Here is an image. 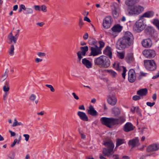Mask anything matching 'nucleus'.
Returning <instances> with one entry per match:
<instances>
[{
    "label": "nucleus",
    "mask_w": 159,
    "mask_h": 159,
    "mask_svg": "<svg viewBox=\"0 0 159 159\" xmlns=\"http://www.w3.org/2000/svg\"><path fill=\"white\" fill-rule=\"evenodd\" d=\"M134 37L133 34L129 31L126 32L124 36L117 41L116 47L117 49L123 50L133 45Z\"/></svg>",
    "instance_id": "obj_1"
},
{
    "label": "nucleus",
    "mask_w": 159,
    "mask_h": 159,
    "mask_svg": "<svg viewBox=\"0 0 159 159\" xmlns=\"http://www.w3.org/2000/svg\"><path fill=\"white\" fill-rule=\"evenodd\" d=\"M125 118L123 116L118 119L113 117H102L100 120L102 124L110 128H111L113 125L122 123L125 121Z\"/></svg>",
    "instance_id": "obj_2"
},
{
    "label": "nucleus",
    "mask_w": 159,
    "mask_h": 159,
    "mask_svg": "<svg viewBox=\"0 0 159 159\" xmlns=\"http://www.w3.org/2000/svg\"><path fill=\"white\" fill-rule=\"evenodd\" d=\"M95 65L101 67L107 68L110 66V61L106 56H101L96 58L94 60Z\"/></svg>",
    "instance_id": "obj_3"
},
{
    "label": "nucleus",
    "mask_w": 159,
    "mask_h": 159,
    "mask_svg": "<svg viewBox=\"0 0 159 159\" xmlns=\"http://www.w3.org/2000/svg\"><path fill=\"white\" fill-rule=\"evenodd\" d=\"M103 144L107 147V148H104L102 151L103 154L105 156L110 157L114 153L113 151L114 147V145L111 140H109L104 142Z\"/></svg>",
    "instance_id": "obj_4"
},
{
    "label": "nucleus",
    "mask_w": 159,
    "mask_h": 159,
    "mask_svg": "<svg viewBox=\"0 0 159 159\" xmlns=\"http://www.w3.org/2000/svg\"><path fill=\"white\" fill-rule=\"evenodd\" d=\"M144 9L143 7L139 5H136L128 7L127 10L130 15H138L142 12Z\"/></svg>",
    "instance_id": "obj_5"
},
{
    "label": "nucleus",
    "mask_w": 159,
    "mask_h": 159,
    "mask_svg": "<svg viewBox=\"0 0 159 159\" xmlns=\"http://www.w3.org/2000/svg\"><path fill=\"white\" fill-rule=\"evenodd\" d=\"M146 27L143 19L140 18L135 23L133 26V30L134 31L139 33L143 31Z\"/></svg>",
    "instance_id": "obj_6"
},
{
    "label": "nucleus",
    "mask_w": 159,
    "mask_h": 159,
    "mask_svg": "<svg viewBox=\"0 0 159 159\" xmlns=\"http://www.w3.org/2000/svg\"><path fill=\"white\" fill-rule=\"evenodd\" d=\"M143 62L144 66L148 70L153 71L156 69L157 65L153 60H145Z\"/></svg>",
    "instance_id": "obj_7"
},
{
    "label": "nucleus",
    "mask_w": 159,
    "mask_h": 159,
    "mask_svg": "<svg viewBox=\"0 0 159 159\" xmlns=\"http://www.w3.org/2000/svg\"><path fill=\"white\" fill-rule=\"evenodd\" d=\"M142 53L145 57L149 58H152L156 55L155 51L151 49L144 50L143 51Z\"/></svg>",
    "instance_id": "obj_8"
},
{
    "label": "nucleus",
    "mask_w": 159,
    "mask_h": 159,
    "mask_svg": "<svg viewBox=\"0 0 159 159\" xmlns=\"http://www.w3.org/2000/svg\"><path fill=\"white\" fill-rule=\"evenodd\" d=\"M136 79V75L135 71L133 69H130L128 72V80L131 83L134 82Z\"/></svg>",
    "instance_id": "obj_9"
},
{
    "label": "nucleus",
    "mask_w": 159,
    "mask_h": 159,
    "mask_svg": "<svg viewBox=\"0 0 159 159\" xmlns=\"http://www.w3.org/2000/svg\"><path fill=\"white\" fill-rule=\"evenodd\" d=\"M90 49L91 52L90 56L94 57L101 53V49L98 48L96 45H95V47H91Z\"/></svg>",
    "instance_id": "obj_10"
},
{
    "label": "nucleus",
    "mask_w": 159,
    "mask_h": 159,
    "mask_svg": "<svg viewBox=\"0 0 159 159\" xmlns=\"http://www.w3.org/2000/svg\"><path fill=\"white\" fill-rule=\"evenodd\" d=\"M107 101L109 104L114 106L116 103L117 99L114 94H110L107 96Z\"/></svg>",
    "instance_id": "obj_11"
},
{
    "label": "nucleus",
    "mask_w": 159,
    "mask_h": 159,
    "mask_svg": "<svg viewBox=\"0 0 159 159\" xmlns=\"http://www.w3.org/2000/svg\"><path fill=\"white\" fill-rule=\"evenodd\" d=\"M111 17V16H107L104 19L103 22V25L104 28L106 29L109 28L112 23Z\"/></svg>",
    "instance_id": "obj_12"
},
{
    "label": "nucleus",
    "mask_w": 159,
    "mask_h": 159,
    "mask_svg": "<svg viewBox=\"0 0 159 159\" xmlns=\"http://www.w3.org/2000/svg\"><path fill=\"white\" fill-rule=\"evenodd\" d=\"M135 127L130 122H127L124 125L123 128L124 131L126 132H128L133 130Z\"/></svg>",
    "instance_id": "obj_13"
},
{
    "label": "nucleus",
    "mask_w": 159,
    "mask_h": 159,
    "mask_svg": "<svg viewBox=\"0 0 159 159\" xmlns=\"http://www.w3.org/2000/svg\"><path fill=\"white\" fill-rule=\"evenodd\" d=\"M142 46L145 48H148L151 47L152 43L150 39H146L143 40L141 42Z\"/></svg>",
    "instance_id": "obj_14"
},
{
    "label": "nucleus",
    "mask_w": 159,
    "mask_h": 159,
    "mask_svg": "<svg viewBox=\"0 0 159 159\" xmlns=\"http://www.w3.org/2000/svg\"><path fill=\"white\" fill-rule=\"evenodd\" d=\"M129 145L131 146L132 148L138 146L139 145V140L138 137H136L129 140L128 142Z\"/></svg>",
    "instance_id": "obj_15"
},
{
    "label": "nucleus",
    "mask_w": 159,
    "mask_h": 159,
    "mask_svg": "<svg viewBox=\"0 0 159 159\" xmlns=\"http://www.w3.org/2000/svg\"><path fill=\"white\" fill-rule=\"evenodd\" d=\"M159 149V144H155L151 145L147 147V151L148 152H150L157 151Z\"/></svg>",
    "instance_id": "obj_16"
},
{
    "label": "nucleus",
    "mask_w": 159,
    "mask_h": 159,
    "mask_svg": "<svg viewBox=\"0 0 159 159\" xmlns=\"http://www.w3.org/2000/svg\"><path fill=\"white\" fill-rule=\"evenodd\" d=\"M88 113L92 116H95L97 115L98 113L95 110L93 107L91 105H90L88 110Z\"/></svg>",
    "instance_id": "obj_17"
},
{
    "label": "nucleus",
    "mask_w": 159,
    "mask_h": 159,
    "mask_svg": "<svg viewBox=\"0 0 159 159\" xmlns=\"http://www.w3.org/2000/svg\"><path fill=\"white\" fill-rule=\"evenodd\" d=\"M154 15V13L153 11H150L144 13L141 16L140 18L143 19V18H150L152 17Z\"/></svg>",
    "instance_id": "obj_18"
},
{
    "label": "nucleus",
    "mask_w": 159,
    "mask_h": 159,
    "mask_svg": "<svg viewBox=\"0 0 159 159\" xmlns=\"http://www.w3.org/2000/svg\"><path fill=\"white\" fill-rule=\"evenodd\" d=\"M82 63L87 68L89 69L92 67V64L91 62L86 58L82 59Z\"/></svg>",
    "instance_id": "obj_19"
},
{
    "label": "nucleus",
    "mask_w": 159,
    "mask_h": 159,
    "mask_svg": "<svg viewBox=\"0 0 159 159\" xmlns=\"http://www.w3.org/2000/svg\"><path fill=\"white\" fill-rule=\"evenodd\" d=\"M104 53L109 56L111 59L112 58V53L111 51V49L109 46H107L103 51Z\"/></svg>",
    "instance_id": "obj_20"
},
{
    "label": "nucleus",
    "mask_w": 159,
    "mask_h": 159,
    "mask_svg": "<svg viewBox=\"0 0 159 159\" xmlns=\"http://www.w3.org/2000/svg\"><path fill=\"white\" fill-rule=\"evenodd\" d=\"M148 92L147 89V88H144L138 90L137 92V94L140 97L143 96H146Z\"/></svg>",
    "instance_id": "obj_21"
},
{
    "label": "nucleus",
    "mask_w": 159,
    "mask_h": 159,
    "mask_svg": "<svg viewBox=\"0 0 159 159\" xmlns=\"http://www.w3.org/2000/svg\"><path fill=\"white\" fill-rule=\"evenodd\" d=\"M77 114L82 120L85 121H88V117L85 113L79 111L78 112Z\"/></svg>",
    "instance_id": "obj_22"
},
{
    "label": "nucleus",
    "mask_w": 159,
    "mask_h": 159,
    "mask_svg": "<svg viewBox=\"0 0 159 159\" xmlns=\"http://www.w3.org/2000/svg\"><path fill=\"white\" fill-rule=\"evenodd\" d=\"M8 39L10 40V43H11L13 42L14 43H16V42L17 37H14L12 34V33L11 32L8 36Z\"/></svg>",
    "instance_id": "obj_23"
},
{
    "label": "nucleus",
    "mask_w": 159,
    "mask_h": 159,
    "mask_svg": "<svg viewBox=\"0 0 159 159\" xmlns=\"http://www.w3.org/2000/svg\"><path fill=\"white\" fill-rule=\"evenodd\" d=\"M122 27L119 24L115 25L111 28V30L114 32L119 33L120 32Z\"/></svg>",
    "instance_id": "obj_24"
},
{
    "label": "nucleus",
    "mask_w": 159,
    "mask_h": 159,
    "mask_svg": "<svg viewBox=\"0 0 159 159\" xmlns=\"http://www.w3.org/2000/svg\"><path fill=\"white\" fill-rule=\"evenodd\" d=\"M106 71L109 74V75L113 78H116L117 75V73L112 70H107Z\"/></svg>",
    "instance_id": "obj_25"
},
{
    "label": "nucleus",
    "mask_w": 159,
    "mask_h": 159,
    "mask_svg": "<svg viewBox=\"0 0 159 159\" xmlns=\"http://www.w3.org/2000/svg\"><path fill=\"white\" fill-rule=\"evenodd\" d=\"M123 66H120V64L118 62H116L114 63L113 64V67L117 70L118 71H120L122 68Z\"/></svg>",
    "instance_id": "obj_26"
},
{
    "label": "nucleus",
    "mask_w": 159,
    "mask_h": 159,
    "mask_svg": "<svg viewBox=\"0 0 159 159\" xmlns=\"http://www.w3.org/2000/svg\"><path fill=\"white\" fill-rule=\"evenodd\" d=\"M80 49L81 50V52L83 53V56H85L86 52L88 50L89 48L88 46H85L84 47H81L80 48Z\"/></svg>",
    "instance_id": "obj_27"
},
{
    "label": "nucleus",
    "mask_w": 159,
    "mask_h": 159,
    "mask_svg": "<svg viewBox=\"0 0 159 159\" xmlns=\"http://www.w3.org/2000/svg\"><path fill=\"white\" fill-rule=\"evenodd\" d=\"M23 124L21 122H18L16 118L14 119V122L12 125V126L14 127L17 126H23Z\"/></svg>",
    "instance_id": "obj_28"
},
{
    "label": "nucleus",
    "mask_w": 159,
    "mask_h": 159,
    "mask_svg": "<svg viewBox=\"0 0 159 159\" xmlns=\"http://www.w3.org/2000/svg\"><path fill=\"white\" fill-rule=\"evenodd\" d=\"M113 113L116 116H117L120 114V110L117 107H114L112 109Z\"/></svg>",
    "instance_id": "obj_29"
},
{
    "label": "nucleus",
    "mask_w": 159,
    "mask_h": 159,
    "mask_svg": "<svg viewBox=\"0 0 159 159\" xmlns=\"http://www.w3.org/2000/svg\"><path fill=\"white\" fill-rule=\"evenodd\" d=\"M36 99V96L34 94H31L29 98V99L30 100V101L31 102H34V101L35 102L36 104H37L38 102V100H35V99Z\"/></svg>",
    "instance_id": "obj_30"
},
{
    "label": "nucleus",
    "mask_w": 159,
    "mask_h": 159,
    "mask_svg": "<svg viewBox=\"0 0 159 159\" xmlns=\"http://www.w3.org/2000/svg\"><path fill=\"white\" fill-rule=\"evenodd\" d=\"M112 13L113 17L115 18H117L119 16V12L116 9H115L112 11Z\"/></svg>",
    "instance_id": "obj_31"
},
{
    "label": "nucleus",
    "mask_w": 159,
    "mask_h": 159,
    "mask_svg": "<svg viewBox=\"0 0 159 159\" xmlns=\"http://www.w3.org/2000/svg\"><path fill=\"white\" fill-rule=\"evenodd\" d=\"M25 11V14L28 15H31L33 14L34 12L33 10L30 8H27Z\"/></svg>",
    "instance_id": "obj_32"
},
{
    "label": "nucleus",
    "mask_w": 159,
    "mask_h": 159,
    "mask_svg": "<svg viewBox=\"0 0 159 159\" xmlns=\"http://www.w3.org/2000/svg\"><path fill=\"white\" fill-rule=\"evenodd\" d=\"M135 3V0H126L125 4L128 6H131Z\"/></svg>",
    "instance_id": "obj_33"
},
{
    "label": "nucleus",
    "mask_w": 159,
    "mask_h": 159,
    "mask_svg": "<svg viewBox=\"0 0 159 159\" xmlns=\"http://www.w3.org/2000/svg\"><path fill=\"white\" fill-rule=\"evenodd\" d=\"M124 139H118L116 141V147L119 146L124 143Z\"/></svg>",
    "instance_id": "obj_34"
},
{
    "label": "nucleus",
    "mask_w": 159,
    "mask_h": 159,
    "mask_svg": "<svg viewBox=\"0 0 159 159\" xmlns=\"http://www.w3.org/2000/svg\"><path fill=\"white\" fill-rule=\"evenodd\" d=\"M133 59V54L132 53H130L127 54L126 57V59L127 61L129 62L130 61H132Z\"/></svg>",
    "instance_id": "obj_35"
},
{
    "label": "nucleus",
    "mask_w": 159,
    "mask_h": 159,
    "mask_svg": "<svg viewBox=\"0 0 159 159\" xmlns=\"http://www.w3.org/2000/svg\"><path fill=\"white\" fill-rule=\"evenodd\" d=\"M14 47L13 45H11L10 46L9 54L11 56H13L14 54Z\"/></svg>",
    "instance_id": "obj_36"
},
{
    "label": "nucleus",
    "mask_w": 159,
    "mask_h": 159,
    "mask_svg": "<svg viewBox=\"0 0 159 159\" xmlns=\"http://www.w3.org/2000/svg\"><path fill=\"white\" fill-rule=\"evenodd\" d=\"M9 72L8 70L7 69L5 72L4 74L2 75V81H4L7 77L8 76V74Z\"/></svg>",
    "instance_id": "obj_37"
},
{
    "label": "nucleus",
    "mask_w": 159,
    "mask_h": 159,
    "mask_svg": "<svg viewBox=\"0 0 159 159\" xmlns=\"http://www.w3.org/2000/svg\"><path fill=\"white\" fill-rule=\"evenodd\" d=\"M117 56L119 58L122 59L124 57L125 52H117Z\"/></svg>",
    "instance_id": "obj_38"
},
{
    "label": "nucleus",
    "mask_w": 159,
    "mask_h": 159,
    "mask_svg": "<svg viewBox=\"0 0 159 159\" xmlns=\"http://www.w3.org/2000/svg\"><path fill=\"white\" fill-rule=\"evenodd\" d=\"M122 68L123 69V71L122 73V77L125 79V78L126 73L127 71L126 68L124 66H122Z\"/></svg>",
    "instance_id": "obj_39"
},
{
    "label": "nucleus",
    "mask_w": 159,
    "mask_h": 159,
    "mask_svg": "<svg viewBox=\"0 0 159 159\" xmlns=\"http://www.w3.org/2000/svg\"><path fill=\"white\" fill-rule=\"evenodd\" d=\"M153 23L159 30V20L157 19H155L153 21Z\"/></svg>",
    "instance_id": "obj_40"
},
{
    "label": "nucleus",
    "mask_w": 159,
    "mask_h": 159,
    "mask_svg": "<svg viewBox=\"0 0 159 159\" xmlns=\"http://www.w3.org/2000/svg\"><path fill=\"white\" fill-rule=\"evenodd\" d=\"M77 54L79 59V61H80L82 58L83 53L81 52V51H79L77 52Z\"/></svg>",
    "instance_id": "obj_41"
},
{
    "label": "nucleus",
    "mask_w": 159,
    "mask_h": 159,
    "mask_svg": "<svg viewBox=\"0 0 159 159\" xmlns=\"http://www.w3.org/2000/svg\"><path fill=\"white\" fill-rule=\"evenodd\" d=\"M10 89V88L9 86L4 85L3 88V91L5 92H8Z\"/></svg>",
    "instance_id": "obj_42"
},
{
    "label": "nucleus",
    "mask_w": 159,
    "mask_h": 159,
    "mask_svg": "<svg viewBox=\"0 0 159 159\" xmlns=\"http://www.w3.org/2000/svg\"><path fill=\"white\" fill-rule=\"evenodd\" d=\"M40 8V10H41L43 12H46L47 11V7L45 5H42L41 6Z\"/></svg>",
    "instance_id": "obj_43"
},
{
    "label": "nucleus",
    "mask_w": 159,
    "mask_h": 159,
    "mask_svg": "<svg viewBox=\"0 0 159 159\" xmlns=\"http://www.w3.org/2000/svg\"><path fill=\"white\" fill-rule=\"evenodd\" d=\"M37 55L40 57H44L46 56V54L44 52H38L37 53Z\"/></svg>",
    "instance_id": "obj_44"
},
{
    "label": "nucleus",
    "mask_w": 159,
    "mask_h": 159,
    "mask_svg": "<svg viewBox=\"0 0 159 159\" xmlns=\"http://www.w3.org/2000/svg\"><path fill=\"white\" fill-rule=\"evenodd\" d=\"M45 86L50 89L51 91L52 92H54L55 91V89L53 88V87L50 84H46Z\"/></svg>",
    "instance_id": "obj_45"
},
{
    "label": "nucleus",
    "mask_w": 159,
    "mask_h": 159,
    "mask_svg": "<svg viewBox=\"0 0 159 159\" xmlns=\"http://www.w3.org/2000/svg\"><path fill=\"white\" fill-rule=\"evenodd\" d=\"M88 43L90 45H94L96 43V42L94 40V39H89L88 41Z\"/></svg>",
    "instance_id": "obj_46"
},
{
    "label": "nucleus",
    "mask_w": 159,
    "mask_h": 159,
    "mask_svg": "<svg viewBox=\"0 0 159 159\" xmlns=\"http://www.w3.org/2000/svg\"><path fill=\"white\" fill-rule=\"evenodd\" d=\"M99 44L100 45L99 47H98L100 48V49H101V48H103L105 45L104 43L102 41H99L98 42Z\"/></svg>",
    "instance_id": "obj_47"
},
{
    "label": "nucleus",
    "mask_w": 159,
    "mask_h": 159,
    "mask_svg": "<svg viewBox=\"0 0 159 159\" xmlns=\"http://www.w3.org/2000/svg\"><path fill=\"white\" fill-rule=\"evenodd\" d=\"M140 96L135 95L133 97V99L134 101H137L140 99Z\"/></svg>",
    "instance_id": "obj_48"
},
{
    "label": "nucleus",
    "mask_w": 159,
    "mask_h": 159,
    "mask_svg": "<svg viewBox=\"0 0 159 159\" xmlns=\"http://www.w3.org/2000/svg\"><path fill=\"white\" fill-rule=\"evenodd\" d=\"M34 7L35 11H40L41 8L40 6L39 5H34Z\"/></svg>",
    "instance_id": "obj_49"
},
{
    "label": "nucleus",
    "mask_w": 159,
    "mask_h": 159,
    "mask_svg": "<svg viewBox=\"0 0 159 159\" xmlns=\"http://www.w3.org/2000/svg\"><path fill=\"white\" fill-rule=\"evenodd\" d=\"M84 24V23L83 21V20L82 18H80L79 20V25L80 27L81 28L82 26Z\"/></svg>",
    "instance_id": "obj_50"
},
{
    "label": "nucleus",
    "mask_w": 159,
    "mask_h": 159,
    "mask_svg": "<svg viewBox=\"0 0 159 159\" xmlns=\"http://www.w3.org/2000/svg\"><path fill=\"white\" fill-rule=\"evenodd\" d=\"M23 136L25 138V140L26 141H28L29 139L30 135L28 134H24Z\"/></svg>",
    "instance_id": "obj_51"
},
{
    "label": "nucleus",
    "mask_w": 159,
    "mask_h": 159,
    "mask_svg": "<svg viewBox=\"0 0 159 159\" xmlns=\"http://www.w3.org/2000/svg\"><path fill=\"white\" fill-rule=\"evenodd\" d=\"M155 104V102H148L146 103V104L150 107H152Z\"/></svg>",
    "instance_id": "obj_52"
},
{
    "label": "nucleus",
    "mask_w": 159,
    "mask_h": 159,
    "mask_svg": "<svg viewBox=\"0 0 159 159\" xmlns=\"http://www.w3.org/2000/svg\"><path fill=\"white\" fill-rule=\"evenodd\" d=\"M17 139H15L13 143L11 145V147H13L16 144V143H17Z\"/></svg>",
    "instance_id": "obj_53"
},
{
    "label": "nucleus",
    "mask_w": 159,
    "mask_h": 159,
    "mask_svg": "<svg viewBox=\"0 0 159 159\" xmlns=\"http://www.w3.org/2000/svg\"><path fill=\"white\" fill-rule=\"evenodd\" d=\"M8 94V92H5L4 94L3 95V99L4 101H5L6 100Z\"/></svg>",
    "instance_id": "obj_54"
},
{
    "label": "nucleus",
    "mask_w": 159,
    "mask_h": 159,
    "mask_svg": "<svg viewBox=\"0 0 159 159\" xmlns=\"http://www.w3.org/2000/svg\"><path fill=\"white\" fill-rule=\"evenodd\" d=\"M136 111L138 114L140 116H142V114L140 113L138 107H136Z\"/></svg>",
    "instance_id": "obj_55"
},
{
    "label": "nucleus",
    "mask_w": 159,
    "mask_h": 159,
    "mask_svg": "<svg viewBox=\"0 0 159 159\" xmlns=\"http://www.w3.org/2000/svg\"><path fill=\"white\" fill-rule=\"evenodd\" d=\"M88 37L89 35L87 33H85L83 36V38L84 40L87 39H88Z\"/></svg>",
    "instance_id": "obj_56"
},
{
    "label": "nucleus",
    "mask_w": 159,
    "mask_h": 159,
    "mask_svg": "<svg viewBox=\"0 0 159 159\" xmlns=\"http://www.w3.org/2000/svg\"><path fill=\"white\" fill-rule=\"evenodd\" d=\"M43 61V59H42L37 58L35 59V62L36 63H38L39 62H41Z\"/></svg>",
    "instance_id": "obj_57"
},
{
    "label": "nucleus",
    "mask_w": 159,
    "mask_h": 159,
    "mask_svg": "<svg viewBox=\"0 0 159 159\" xmlns=\"http://www.w3.org/2000/svg\"><path fill=\"white\" fill-rule=\"evenodd\" d=\"M72 95H73L75 99L77 100L79 99V97L75 93H72Z\"/></svg>",
    "instance_id": "obj_58"
},
{
    "label": "nucleus",
    "mask_w": 159,
    "mask_h": 159,
    "mask_svg": "<svg viewBox=\"0 0 159 159\" xmlns=\"http://www.w3.org/2000/svg\"><path fill=\"white\" fill-rule=\"evenodd\" d=\"M9 132L10 133L11 137L14 136L16 135V134L15 132H12L10 130L9 131Z\"/></svg>",
    "instance_id": "obj_59"
},
{
    "label": "nucleus",
    "mask_w": 159,
    "mask_h": 159,
    "mask_svg": "<svg viewBox=\"0 0 159 159\" xmlns=\"http://www.w3.org/2000/svg\"><path fill=\"white\" fill-rule=\"evenodd\" d=\"M146 73H144L143 72H140L139 77H140V76H146Z\"/></svg>",
    "instance_id": "obj_60"
},
{
    "label": "nucleus",
    "mask_w": 159,
    "mask_h": 159,
    "mask_svg": "<svg viewBox=\"0 0 159 159\" xmlns=\"http://www.w3.org/2000/svg\"><path fill=\"white\" fill-rule=\"evenodd\" d=\"M20 8L22 10L23 9L24 10H25L27 8L25 7V6L23 4H21L20 6Z\"/></svg>",
    "instance_id": "obj_61"
},
{
    "label": "nucleus",
    "mask_w": 159,
    "mask_h": 159,
    "mask_svg": "<svg viewBox=\"0 0 159 159\" xmlns=\"http://www.w3.org/2000/svg\"><path fill=\"white\" fill-rule=\"evenodd\" d=\"M36 24L40 27H42L44 24V23L43 22H41L40 23H36Z\"/></svg>",
    "instance_id": "obj_62"
},
{
    "label": "nucleus",
    "mask_w": 159,
    "mask_h": 159,
    "mask_svg": "<svg viewBox=\"0 0 159 159\" xmlns=\"http://www.w3.org/2000/svg\"><path fill=\"white\" fill-rule=\"evenodd\" d=\"M80 133L81 135V138L82 139H84L85 138V135L82 132L80 131Z\"/></svg>",
    "instance_id": "obj_63"
},
{
    "label": "nucleus",
    "mask_w": 159,
    "mask_h": 159,
    "mask_svg": "<svg viewBox=\"0 0 159 159\" xmlns=\"http://www.w3.org/2000/svg\"><path fill=\"white\" fill-rule=\"evenodd\" d=\"M84 20L85 21H87L89 22H91L90 20L87 16H85L84 17Z\"/></svg>",
    "instance_id": "obj_64"
}]
</instances>
